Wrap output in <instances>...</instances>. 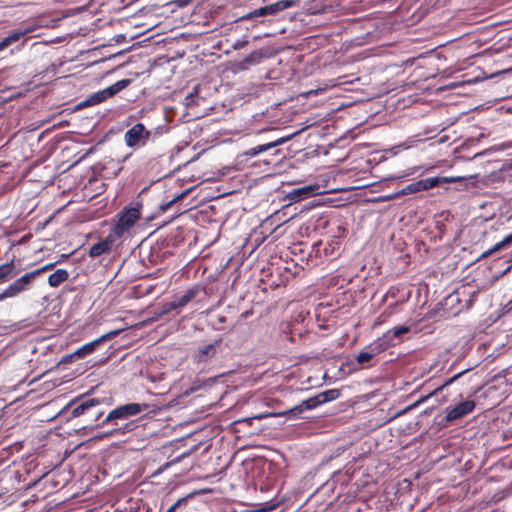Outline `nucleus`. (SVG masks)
Returning <instances> with one entry per match:
<instances>
[{"mask_svg":"<svg viewBox=\"0 0 512 512\" xmlns=\"http://www.w3.org/2000/svg\"><path fill=\"white\" fill-rule=\"evenodd\" d=\"M128 231V205H125L120 213L117 224L113 227L112 232L106 237L104 241L93 244L89 249V255L93 258L101 256L106 251H109L115 245L116 247L120 242H115Z\"/></svg>","mask_w":512,"mask_h":512,"instance_id":"nucleus-1","label":"nucleus"},{"mask_svg":"<svg viewBox=\"0 0 512 512\" xmlns=\"http://www.w3.org/2000/svg\"><path fill=\"white\" fill-rule=\"evenodd\" d=\"M294 4L293 0H279L277 2L256 8L247 14L241 16L238 20L240 21H255L258 23H264L265 18L269 16H274L277 13L290 8Z\"/></svg>","mask_w":512,"mask_h":512,"instance_id":"nucleus-2","label":"nucleus"},{"mask_svg":"<svg viewBox=\"0 0 512 512\" xmlns=\"http://www.w3.org/2000/svg\"><path fill=\"white\" fill-rule=\"evenodd\" d=\"M459 180H461V177L435 176L431 178L421 179L405 186L403 189L400 190V194L402 196L416 194L441 186L446 183L457 182Z\"/></svg>","mask_w":512,"mask_h":512,"instance_id":"nucleus-3","label":"nucleus"},{"mask_svg":"<svg viewBox=\"0 0 512 512\" xmlns=\"http://www.w3.org/2000/svg\"><path fill=\"white\" fill-rule=\"evenodd\" d=\"M100 400L96 398H85L81 400H74L70 402L65 409H71V415L78 417L81 415H90L98 420L103 412L99 409Z\"/></svg>","mask_w":512,"mask_h":512,"instance_id":"nucleus-4","label":"nucleus"},{"mask_svg":"<svg viewBox=\"0 0 512 512\" xmlns=\"http://www.w3.org/2000/svg\"><path fill=\"white\" fill-rule=\"evenodd\" d=\"M127 86H128V79L119 80L116 83H114L113 85H111L103 90L92 93L85 100L78 103L77 108L81 109V108L94 106L99 103H102L103 101L114 96L119 91L126 88Z\"/></svg>","mask_w":512,"mask_h":512,"instance_id":"nucleus-5","label":"nucleus"},{"mask_svg":"<svg viewBox=\"0 0 512 512\" xmlns=\"http://www.w3.org/2000/svg\"><path fill=\"white\" fill-rule=\"evenodd\" d=\"M475 408L473 400H464L454 406L446 408L445 417L439 422V425L446 426L448 423L459 420L466 415L470 414Z\"/></svg>","mask_w":512,"mask_h":512,"instance_id":"nucleus-6","label":"nucleus"},{"mask_svg":"<svg viewBox=\"0 0 512 512\" xmlns=\"http://www.w3.org/2000/svg\"><path fill=\"white\" fill-rule=\"evenodd\" d=\"M149 141H154V135L144 124L138 122L130 127V149L143 148Z\"/></svg>","mask_w":512,"mask_h":512,"instance_id":"nucleus-7","label":"nucleus"},{"mask_svg":"<svg viewBox=\"0 0 512 512\" xmlns=\"http://www.w3.org/2000/svg\"><path fill=\"white\" fill-rule=\"evenodd\" d=\"M122 332L121 329H115V330H111L105 334H103L102 336H100L99 338L89 342V343H86L84 344L83 346H81L79 349H77L72 355H69L68 357H73V356H76L78 358H84L86 357L87 355L93 353L95 351V349L102 343L106 342V341H110L112 340L113 338H115L118 334H120Z\"/></svg>","mask_w":512,"mask_h":512,"instance_id":"nucleus-8","label":"nucleus"},{"mask_svg":"<svg viewBox=\"0 0 512 512\" xmlns=\"http://www.w3.org/2000/svg\"><path fill=\"white\" fill-rule=\"evenodd\" d=\"M222 342L221 338L212 343L199 345L192 353V360L196 363H207L218 353V348Z\"/></svg>","mask_w":512,"mask_h":512,"instance_id":"nucleus-9","label":"nucleus"},{"mask_svg":"<svg viewBox=\"0 0 512 512\" xmlns=\"http://www.w3.org/2000/svg\"><path fill=\"white\" fill-rule=\"evenodd\" d=\"M35 279L36 277L32 271L25 273L7 286V294L12 295V297L18 296L20 293L29 290Z\"/></svg>","mask_w":512,"mask_h":512,"instance_id":"nucleus-10","label":"nucleus"},{"mask_svg":"<svg viewBox=\"0 0 512 512\" xmlns=\"http://www.w3.org/2000/svg\"><path fill=\"white\" fill-rule=\"evenodd\" d=\"M319 187L317 185H308L299 188H294L291 191L287 192L286 199L293 202H299L305 200L309 197L316 195Z\"/></svg>","mask_w":512,"mask_h":512,"instance_id":"nucleus-11","label":"nucleus"},{"mask_svg":"<svg viewBox=\"0 0 512 512\" xmlns=\"http://www.w3.org/2000/svg\"><path fill=\"white\" fill-rule=\"evenodd\" d=\"M142 35V32L133 33L130 30V65L134 62V58L138 55L135 53L138 49L142 47L146 48L147 50L144 52L145 56L147 57L149 55V50H151V48H147L144 43H150V37H145L144 39L139 40V37Z\"/></svg>","mask_w":512,"mask_h":512,"instance_id":"nucleus-12","label":"nucleus"},{"mask_svg":"<svg viewBox=\"0 0 512 512\" xmlns=\"http://www.w3.org/2000/svg\"><path fill=\"white\" fill-rule=\"evenodd\" d=\"M311 401L312 400V397L306 399V400H303L300 404L292 407L291 409L289 410H285V411H282V412H279V413H275V414H271L272 416H285V415H291L292 417L296 418L298 417L300 414H302L304 411H307V410H313L316 408L315 405H310L311 404Z\"/></svg>","mask_w":512,"mask_h":512,"instance_id":"nucleus-13","label":"nucleus"},{"mask_svg":"<svg viewBox=\"0 0 512 512\" xmlns=\"http://www.w3.org/2000/svg\"><path fill=\"white\" fill-rule=\"evenodd\" d=\"M340 394L341 393L339 389H328L322 391L319 394L312 397L313 401H311L310 405H315L317 408L322 404L338 399L340 397Z\"/></svg>","mask_w":512,"mask_h":512,"instance_id":"nucleus-14","label":"nucleus"},{"mask_svg":"<svg viewBox=\"0 0 512 512\" xmlns=\"http://www.w3.org/2000/svg\"><path fill=\"white\" fill-rule=\"evenodd\" d=\"M381 352L374 345L373 342L367 345L356 357V361L359 365L365 366L373 357L380 354Z\"/></svg>","mask_w":512,"mask_h":512,"instance_id":"nucleus-15","label":"nucleus"},{"mask_svg":"<svg viewBox=\"0 0 512 512\" xmlns=\"http://www.w3.org/2000/svg\"><path fill=\"white\" fill-rule=\"evenodd\" d=\"M263 58V52L261 50H255L249 55L245 56L240 62L237 63L239 70H247L250 66L257 65Z\"/></svg>","mask_w":512,"mask_h":512,"instance_id":"nucleus-16","label":"nucleus"},{"mask_svg":"<svg viewBox=\"0 0 512 512\" xmlns=\"http://www.w3.org/2000/svg\"><path fill=\"white\" fill-rule=\"evenodd\" d=\"M201 292H204V288L200 285H195L187 289L183 295L175 297L178 301V305L181 308L185 307L189 302L195 299Z\"/></svg>","mask_w":512,"mask_h":512,"instance_id":"nucleus-17","label":"nucleus"},{"mask_svg":"<svg viewBox=\"0 0 512 512\" xmlns=\"http://www.w3.org/2000/svg\"><path fill=\"white\" fill-rule=\"evenodd\" d=\"M27 30L16 29L0 40V52L23 38Z\"/></svg>","mask_w":512,"mask_h":512,"instance_id":"nucleus-18","label":"nucleus"},{"mask_svg":"<svg viewBox=\"0 0 512 512\" xmlns=\"http://www.w3.org/2000/svg\"><path fill=\"white\" fill-rule=\"evenodd\" d=\"M374 345H377V348L380 352L387 350L390 347H393L398 344V341L394 339L390 330L386 331L381 337L377 338L373 341Z\"/></svg>","mask_w":512,"mask_h":512,"instance_id":"nucleus-19","label":"nucleus"},{"mask_svg":"<svg viewBox=\"0 0 512 512\" xmlns=\"http://www.w3.org/2000/svg\"><path fill=\"white\" fill-rule=\"evenodd\" d=\"M512 245V233L508 234L507 236H505L501 241L497 242L495 245H493L490 249L484 251L480 256H479V260L480 259H485L489 256H491L492 254H494L495 252H498L506 247H509Z\"/></svg>","mask_w":512,"mask_h":512,"instance_id":"nucleus-20","label":"nucleus"},{"mask_svg":"<svg viewBox=\"0 0 512 512\" xmlns=\"http://www.w3.org/2000/svg\"><path fill=\"white\" fill-rule=\"evenodd\" d=\"M69 278V273L66 269H57L55 272L49 275L48 284L52 288L59 287L63 282Z\"/></svg>","mask_w":512,"mask_h":512,"instance_id":"nucleus-21","label":"nucleus"},{"mask_svg":"<svg viewBox=\"0 0 512 512\" xmlns=\"http://www.w3.org/2000/svg\"><path fill=\"white\" fill-rule=\"evenodd\" d=\"M298 133H299V131H297L295 133H292V134H289L287 136H283V137L277 138V139H275V140H273L271 142H268V143H265V144H261V145H257L258 151H259L260 154L263 153V152L269 151L272 148H275L277 146H280V145L288 142L289 140H291Z\"/></svg>","mask_w":512,"mask_h":512,"instance_id":"nucleus-22","label":"nucleus"},{"mask_svg":"<svg viewBox=\"0 0 512 512\" xmlns=\"http://www.w3.org/2000/svg\"><path fill=\"white\" fill-rule=\"evenodd\" d=\"M18 273L13 262L0 265V283L16 277Z\"/></svg>","mask_w":512,"mask_h":512,"instance_id":"nucleus-23","label":"nucleus"},{"mask_svg":"<svg viewBox=\"0 0 512 512\" xmlns=\"http://www.w3.org/2000/svg\"><path fill=\"white\" fill-rule=\"evenodd\" d=\"M128 418V404H124L114 410H112L105 418V420L102 422L103 424L105 423H110V422H114L118 419H126Z\"/></svg>","mask_w":512,"mask_h":512,"instance_id":"nucleus-24","label":"nucleus"},{"mask_svg":"<svg viewBox=\"0 0 512 512\" xmlns=\"http://www.w3.org/2000/svg\"><path fill=\"white\" fill-rule=\"evenodd\" d=\"M181 309V306L178 305V301L175 298L170 302L164 303L159 309L154 312L153 319H159L160 317L171 313L172 311Z\"/></svg>","mask_w":512,"mask_h":512,"instance_id":"nucleus-25","label":"nucleus"},{"mask_svg":"<svg viewBox=\"0 0 512 512\" xmlns=\"http://www.w3.org/2000/svg\"><path fill=\"white\" fill-rule=\"evenodd\" d=\"M142 209V203L137 198L130 202V227H132L136 221L140 219V210Z\"/></svg>","mask_w":512,"mask_h":512,"instance_id":"nucleus-26","label":"nucleus"},{"mask_svg":"<svg viewBox=\"0 0 512 512\" xmlns=\"http://www.w3.org/2000/svg\"><path fill=\"white\" fill-rule=\"evenodd\" d=\"M470 370H472V367H468V368H465L463 370H461L460 372L454 374L453 376L449 377L448 379H446L440 386H438L432 393V394H437L439 391L443 390L446 386H449L451 385L452 383H454L455 381H457L458 379L462 378L466 373H468Z\"/></svg>","mask_w":512,"mask_h":512,"instance_id":"nucleus-27","label":"nucleus"},{"mask_svg":"<svg viewBox=\"0 0 512 512\" xmlns=\"http://www.w3.org/2000/svg\"><path fill=\"white\" fill-rule=\"evenodd\" d=\"M130 512H151V508L142 499L130 497Z\"/></svg>","mask_w":512,"mask_h":512,"instance_id":"nucleus-28","label":"nucleus"},{"mask_svg":"<svg viewBox=\"0 0 512 512\" xmlns=\"http://www.w3.org/2000/svg\"><path fill=\"white\" fill-rule=\"evenodd\" d=\"M152 291V286L143 287L142 285H134L130 287V299L131 298H140L146 294H149Z\"/></svg>","mask_w":512,"mask_h":512,"instance_id":"nucleus-29","label":"nucleus"},{"mask_svg":"<svg viewBox=\"0 0 512 512\" xmlns=\"http://www.w3.org/2000/svg\"><path fill=\"white\" fill-rule=\"evenodd\" d=\"M392 336L398 343L402 341V336L410 331V328L406 325L395 326L390 329Z\"/></svg>","mask_w":512,"mask_h":512,"instance_id":"nucleus-30","label":"nucleus"},{"mask_svg":"<svg viewBox=\"0 0 512 512\" xmlns=\"http://www.w3.org/2000/svg\"><path fill=\"white\" fill-rule=\"evenodd\" d=\"M189 193V190H185L183 192H181L180 194H178L177 196H175L173 199H171L170 201L168 202H165V203H161L159 208L162 212H165L166 210H168L174 203H176L177 201L183 199L187 194Z\"/></svg>","mask_w":512,"mask_h":512,"instance_id":"nucleus-31","label":"nucleus"},{"mask_svg":"<svg viewBox=\"0 0 512 512\" xmlns=\"http://www.w3.org/2000/svg\"><path fill=\"white\" fill-rule=\"evenodd\" d=\"M149 410L150 406L148 404L130 403V417L138 415L141 412H149Z\"/></svg>","mask_w":512,"mask_h":512,"instance_id":"nucleus-32","label":"nucleus"},{"mask_svg":"<svg viewBox=\"0 0 512 512\" xmlns=\"http://www.w3.org/2000/svg\"><path fill=\"white\" fill-rule=\"evenodd\" d=\"M400 196H402V195L400 194V190H399V191H396V192L391 193V194L378 196L376 198H373L371 201L374 202V203L387 202V201H391V200L397 199Z\"/></svg>","mask_w":512,"mask_h":512,"instance_id":"nucleus-33","label":"nucleus"},{"mask_svg":"<svg viewBox=\"0 0 512 512\" xmlns=\"http://www.w3.org/2000/svg\"><path fill=\"white\" fill-rule=\"evenodd\" d=\"M193 494H189L185 497H182L178 499L174 504H172L166 512H176L178 508H180L182 505H186L189 498L192 497Z\"/></svg>","mask_w":512,"mask_h":512,"instance_id":"nucleus-34","label":"nucleus"},{"mask_svg":"<svg viewBox=\"0 0 512 512\" xmlns=\"http://www.w3.org/2000/svg\"><path fill=\"white\" fill-rule=\"evenodd\" d=\"M248 43H249L248 38L246 36H244L240 39L235 40L232 44V48L234 50H240V49L244 48Z\"/></svg>","mask_w":512,"mask_h":512,"instance_id":"nucleus-35","label":"nucleus"},{"mask_svg":"<svg viewBox=\"0 0 512 512\" xmlns=\"http://www.w3.org/2000/svg\"><path fill=\"white\" fill-rule=\"evenodd\" d=\"M55 266V263H49V264H46L38 269H35L33 270V274L35 275V277L37 278L39 275H41L42 273L48 271V270H51L53 269Z\"/></svg>","mask_w":512,"mask_h":512,"instance_id":"nucleus-36","label":"nucleus"},{"mask_svg":"<svg viewBox=\"0 0 512 512\" xmlns=\"http://www.w3.org/2000/svg\"><path fill=\"white\" fill-rule=\"evenodd\" d=\"M276 504L264 503L258 509L254 510V512H270L276 508Z\"/></svg>","mask_w":512,"mask_h":512,"instance_id":"nucleus-37","label":"nucleus"},{"mask_svg":"<svg viewBox=\"0 0 512 512\" xmlns=\"http://www.w3.org/2000/svg\"><path fill=\"white\" fill-rule=\"evenodd\" d=\"M194 0H173L170 4L178 8H185L190 5Z\"/></svg>","mask_w":512,"mask_h":512,"instance_id":"nucleus-38","label":"nucleus"},{"mask_svg":"<svg viewBox=\"0 0 512 512\" xmlns=\"http://www.w3.org/2000/svg\"><path fill=\"white\" fill-rule=\"evenodd\" d=\"M259 154H260V153H259V151H258L257 146L252 147V148H250V149H248V150H246V151L244 152V155H245V156H247V157H250V158L256 157V156H257V155H259Z\"/></svg>","mask_w":512,"mask_h":512,"instance_id":"nucleus-39","label":"nucleus"},{"mask_svg":"<svg viewBox=\"0 0 512 512\" xmlns=\"http://www.w3.org/2000/svg\"><path fill=\"white\" fill-rule=\"evenodd\" d=\"M146 376H147V379L152 382V383H155V382H158V381H161L163 379V374H156V375H152L150 374L149 372L146 373Z\"/></svg>","mask_w":512,"mask_h":512,"instance_id":"nucleus-40","label":"nucleus"},{"mask_svg":"<svg viewBox=\"0 0 512 512\" xmlns=\"http://www.w3.org/2000/svg\"><path fill=\"white\" fill-rule=\"evenodd\" d=\"M139 257H140V252L137 251V248L133 249L130 251V264L135 260V261H138V262H141L139 260Z\"/></svg>","mask_w":512,"mask_h":512,"instance_id":"nucleus-41","label":"nucleus"},{"mask_svg":"<svg viewBox=\"0 0 512 512\" xmlns=\"http://www.w3.org/2000/svg\"><path fill=\"white\" fill-rule=\"evenodd\" d=\"M134 1L135 0H130V2H129V5H130V17H135L138 13H140L142 11V9H139V8L133 9Z\"/></svg>","mask_w":512,"mask_h":512,"instance_id":"nucleus-42","label":"nucleus"},{"mask_svg":"<svg viewBox=\"0 0 512 512\" xmlns=\"http://www.w3.org/2000/svg\"><path fill=\"white\" fill-rule=\"evenodd\" d=\"M512 311V299L509 300L504 306H503V312L509 313Z\"/></svg>","mask_w":512,"mask_h":512,"instance_id":"nucleus-43","label":"nucleus"},{"mask_svg":"<svg viewBox=\"0 0 512 512\" xmlns=\"http://www.w3.org/2000/svg\"><path fill=\"white\" fill-rule=\"evenodd\" d=\"M6 298H13L12 295L7 294V287L0 293V301Z\"/></svg>","mask_w":512,"mask_h":512,"instance_id":"nucleus-44","label":"nucleus"},{"mask_svg":"<svg viewBox=\"0 0 512 512\" xmlns=\"http://www.w3.org/2000/svg\"><path fill=\"white\" fill-rule=\"evenodd\" d=\"M411 173H407V174H402V175H396V176H390L388 178V180H397V179H401V178H404V177H407L409 176Z\"/></svg>","mask_w":512,"mask_h":512,"instance_id":"nucleus-45","label":"nucleus"},{"mask_svg":"<svg viewBox=\"0 0 512 512\" xmlns=\"http://www.w3.org/2000/svg\"><path fill=\"white\" fill-rule=\"evenodd\" d=\"M133 370H134L133 376H137V375L140 377L143 376V366L140 369H136L133 367Z\"/></svg>","mask_w":512,"mask_h":512,"instance_id":"nucleus-46","label":"nucleus"},{"mask_svg":"<svg viewBox=\"0 0 512 512\" xmlns=\"http://www.w3.org/2000/svg\"><path fill=\"white\" fill-rule=\"evenodd\" d=\"M511 269H512V267H510V264H509L507 266V268L503 270V272L501 273V276L506 275Z\"/></svg>","mask_w":512,"mask_h":512,"instance_id":"nucleus-47","label":"nucleus"},{"mask_svg":"<svg viewBox=\"0 0 512 512\" xmlns=\"http://www.w3.org/2000/svg\"><path fill=\"white\" fill-rule=\"evenodd\" d=\"M146 275H147L146 273L138 272V273H136V274H135V277H139V278H141V277H144V276H146Z\"/></svg>","mask_w":512,"mask_h":512,"instance_id":"nucleus-48","label":"nucleus"},{"mask_svg":"<svg viewBox=\"0 0 512 512\" xmlns=\"http://www.w3.org/2000/svg\"><path fill=\"white\" fill-rule=\"evenodd\" d=\"M124 140L126 144L128 145V131L124 133Z\"/></svg>","mask_w":512,"mask_h":512,"instance_id":"nucleus-49","label":"nucleus"},{"mask_svg":"<svg viewBox=\"0 0 512 512\" xmlns=\"http://www.w3.org/2000/svg\"><path fill=\"white\" fill-rule=\"evenodd\" d=\"M507 263H510V267H512V256L506 260Z\"/></svg>","mask_w":512,"mask_h":512,"instance_id":"nucleus-50","label":"nucleus"},{"mask_svg":"<svg viewBox=\"0 0 512 512\" xmlns=\"http://www.w3.org/2000/svg\"><path fill=\"white\" fill-rule=\"evenodd\" d=\"M138 362L142 365V362L139 360V357H136L134 365H136Z\"/></svg>","mask_w":512,"mask_h":512,"instance_id":"nucleus-51","label":"nucleus"},{"mask_svg":"<svg viewBox=\"0 0 512 512\" xmlns=\"http://www.w3.org/2000/svg\"><path fill=\"white\" fill-rule=\"evenodd\" d=\"M152 218H153V216H152V215H148V216H146L145 220H146V221H149V220H151Z\"/></svg>","mask_w":512,"mask_h":512,"instance_id":"nucleus-52","label":"nucleus"},{"mask_svg":"<svg viewBox=\"0 0 512 512\" xmlns=\"http://www.w3.org/2000/svg\"><path fill=\"white\" fill-rule=\"evenodd\" d=\"M138 324H130V329L137 327Z\"/></svg>","mask_w":512,"mask_h":512,"instance_id":"nucleus-53","label":"nucleus"},{"mask_svg":"<svg viewBox=\"0 0 512 512\" xmlns=\"http://www.w3.org/2000/svg\"><path fill=\"white\" fill-rule=\"evenodd\" d=\"M142 73H143V71H142V72H138V71H136L134 74H135L136 76H139V75H140V74H142Z\"/></svg>","mask_w":512,"mask_h":512,"instance_id":"nucleus-54","label":"nucleus"},{"mask_svg":"<svg viewBox=\"0 0 512 512\" xmlns=\"http://www.w3.org/2000/svg\"><path fill=\"white\" fill-rule=\"evenodd\" d=\"M192 97H193V94H190V95L186 96V100H188V99H190Z\"/></svg>","mask_w":512,"mask_h":512,"instance_id":"nucleus-55","label":"nucleus"},{"mask_svg":"<svg viewBox=\"0 0 512 512\" xmlns=\"http://www.w3.org/2000/svg\"><path fill=\"white\" fill-rule=\"evenodd\" d=\"M265 416H266V415H260V416H258L257 418H258V419H262V418H263V417H265Z\"/></svg>","mask_w":512,"mask_h":512,"instance_id":"nucleus-56","label":"nucleus"}]
</instances>
